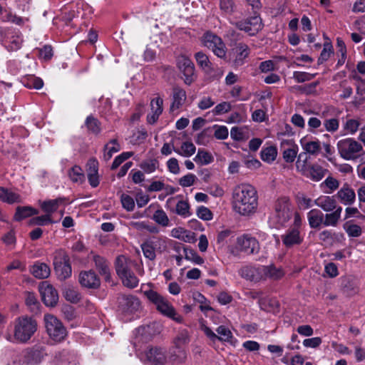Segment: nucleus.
Returning <instances> with one entry per match:
<instances>
[{"instance_id":"nucleus-1","label":"nucleus","mask_w":365,"mask_h":365,"mask_svg":"<svg viewBox=\"0 0 365 365\" xmlns=\"http://www.w3.org/2000/svg\"><path fill=\"white\" fill-rule=\"evenodd\" d=\"M233 210L242 215L254 214L258 206V195L256 189L250 184H240L232 192Z\"/></svg>"},{"instance_id":"nucleus-2","label":"nucleus","mask_w":365,"mask_h":365,"mask_svg":"<svg viewBox=\"0 0 365 365\" xmlns=\"http://www.w3.org/2000/svg\"><path fill=\"white\" fill-rule=\"evenodd\" d=\"M292 211L289 199L280 197L274 204V210L269 217V222L276 229L284 227L291 219Z\"/></svg>"},{"instance_id":"nucleus-3","label":"nucleus","mask_w":365,"mask_h":365,"mask_svg":"<svg viewBox=\"0 0 365 365\" xmlns=\"http://www.w3.org/2000/svg\"><path fill=\"white\" fill-rule=\"evenodd\" d=\"M37 330V322L32 317L22 316L16 318L14 322V336H9L8 340L14 339L19 342H27Z\"/></svg>"},{"instance_id":"nucleus-4","label":"nucleus","mask_w":365,"mask_h":365,"mask_svg":"<svg viewBox=\"0 0 365 365\" xmlns=\"http://www.w3.org/2000/svg\"><path fill=\"white\" fill-rule=\"evenodd\" d=\"M190 336L187 329L180 330L173 339V347L170 351L169 361L175 364H181L187 359V346Z\"/></svg>"},{"instance_id":"nucleus-5","label":"nucleus","mask_w":365,"mask_h":365,"mask_svg":"<svg viewBox=\"0 0 365 365\" xmlns=\"http://www.w3.org/2000/svg\"><path fill=\"white\" fill-rule=\"evenodd\" d=\"M144 294L160 313L175 322H181L182 317L177 314L173 306L165 297L153 289L145 291Z\"/></svg>"},{"instance_id":"nucleus-6","label":"nucleus","mask_w":365,"mask_h":365,"mask_svg":"<svg viewBox=\"0 0 365 365\" xmlns=\"http://www.w3.org/2000/svg\"><path fill=\"white\" fill-rule=\"evenodd\" d=\"M336 148L340 157L345 160L354 161L364 154L362 145L352 138L339 140L336 143Z\"/></svg>"},{"instance_id":"nucleus-7","label":"nucleus","mask_w":365,"mask_h":365,"mask_svg":"<svg viewBox=\"0 0 365 365\" xmlns=\"http://www.w3.org/2000/svg\"><path fill=\"white\" fill-rule=\"evenodd\" d=\"M46 331L53 341L61 342L67 336V331L62 322L55 316L47 314L43 317Z\"/></svg>"},{"instance_id":"nucleus-8","label":"nucleus","mask_w":365,"mask_h":365,"mask_svg":"<svg viewBox=\"0 0 365 365\" xmlns=\"http://www.w3.org/2000/svg\"><path fill=\"white\" fill-rule=\"evenodd\" d=\"M202 43L204 46L210 49L218 58H225L227 48L222 38L218 36L211 32H207L202 37Z\"/></svg>"},{"instance_id":"nucleus-9","label":"nucleus","mask_w":365,"mask_h":365,"mask_svg":"<svg viewBox=\"0 0 365 365\" xmlns=\"http://www.w3.org/2000/svg\"><path fill=\"white\" fill-rule=\"evenodd\" d=\"M53 265L60 279H66L71 276L72 269L69 257L63 250H58L55 252Z\"/></svg>"},{"instance_id":"nucleus-10","label":"nucleus","mask_w":365,"mask_h":365,"mask_svg":"<svg viewBox=\"0 0 365 365\" xmlns=\"http://www.w3.org/2000/svg\"><path fill=\"white\" fill-rule=\"evenodd\" d=\"M237 249L247 255H257L260 246L258 240L250 234H243L237 238Z\"/></svg>"},{"instance_id":"nucleus-11","label":"nucleus","mask_w":365,"mask_h":365,"mask_svg":"<svg viewBox=\"0 0 365 365\" xmlns=\"http://www.w3.org/2000/svg\"><path fill=\"white\" fill-rule=\"evenodd\" d=\"M284 133H279L277 139L280 140V148L282 150V156L285 162L291 163L295 160L299 148L293 139L283 138Z\"/></svg>"},{"instance_id":"nucleus-12","label":"nucleus","mask_w":365,"mask_h":365,"mask_svg":"<svg viewBox=\"0 0 365 365\" xmlns=\"http://www.w3.org/2000/svg\"><path fill=\"white\" fill-rule=\"evenodd\" d=\"M149 365H165L168 359L165 351L160 347H152L145 351L141 359Z\"/></svg>"},{"instance_id":"nucleus-13","label":"nucleus","mask_w":365,"mask_h":365,"mask_svg":"<svg viewBox=\"0 0 365 365\" xmlns=\"http://www.w3.org/2000/svg\"><path fill=\"white\" fill-rule=\"evenodd\" d=\"M41 299L47 307H54L58 301V294L56 289L47 281L41 282L38 287Z\"/></svg>"},{"instance_id":"nucleus-14","label":"nucleus","mask_w":365,"mask_h":365,"mask_svg":"<svg viewBox=\"0 0 365 365\" xmlns=\"http://www.w3.org/2000/svg\"><path fill=\"white\" fill-rule=\"evenodd\" d=\"M177 66L183 73L185 83L190 85L195 81V66L192 61L182 55L177 58Z\"/></svg>"},{"instance_id":"nucleus-15","label":"nucleus","mask_w":365,"mask_h":365,"mask_svg":"<svg viewBox=\"0 0 365 365\" xmlns=\"http://www.w3.org/2000/svg\"><path fill=\"white\" fill-rule=\"evenodd\" d=\"M235 25L240 30L245 31L250 36L255 35L262 29L261 19L257 16L238 21Z\"/></svg>"},{"instance_id":"nucleus-16","label":"nucleus","mask_w":365,"mask_h":365,"mask_svg":"<svg viewBox=\"0 0 365 365\" xmlns=\"http://www.w3.org/2000/svg\"><path fill=\"white\" fill-rule=\"evenodd\" d=\"M46 354L43 346H36L24 351V362L27 365H37Z\"/></svg>"},{"instance_id":"nucleus-17","label":"nucleus","mask_w":365,"mask_h":365,"mask_svg":"<svg viewBox=\"0 0 365 365\" xmlns=\"http://www.w3.org/2000/svg\"><path fill=\"white\" fill-rule=\"evenodd\" d=\"M78 282L82 287L88 289H97L101 284L99 277L93 270L81 272Z\"/></svg>"},{"instance_id":"nucleus-18","label":"nucleus","mask_w":365,"mask_h":365,"mask_svg":"<svg viewBox=\"0 0 365 365\" xmlns=\"http://www.w3.org/2000/svg\"><path fill=\"white\" fill-rule=\"evenodd\" d=\"M281 238L283 245L287 248L300 245L303 241V237L299 230L297 229V227L289 228L285 233L281 236Z\"/></svg>"},{"instance_id":"nucleus-19","label":"nucleus","mask_w":365,"mask_h":365,"mask_svg":"<svg viewBox=\"0 0 365 365\" xmlns=\"http://www.w3.org/2000/svg\"><path fill=\"white\" fill-rule=\"evenodd\" d=\"M262 265L255 267L246 265L239 270V274L244 279L252 282H259L262 279Z\"/></svg>"},{"instance_id":"nucleus-20","label":"nucleus","mask_w":365,"mask_h":365,"mask_svg":"<svg viewBox=\"0 0 365 365\" xmlns=\"http://www.w3.org/2000/svg\"><path fill=\"white\" fill-rule=\"evenodd\" d=\"M335 196L344 205L350 206L356 201L355 192L347 183L344 184Z\"/></svg>"},{"instance_id":"nucleus-21","label":"nucleus","mask_w":365,"mask_h":365,"mask_svg":"<svg viewBox=\"0 0 365 365\" xmlns=\"http://www.w3.org/2000/svg\"><path fill=\"white\" fill-rule=\"evenodd\" d=\"M250 53V49L247 44L242 42L237 43L232 49L235 65H243L245 59L249 56Z\"/></svg>"},{"instance_id":"nucleus-22","label":"nucleus","mask_w":365,"mask_h":365,"mask_svg":"<svg viewBox=\"0 0 365 365\" xmlns=\"http://www.w3.org/2000/svg\"><path fill=\"white\" fill-rule=\"evenodd\" d=\"M171 98L172 102L170 110L171 112H174L182 108L185 104L187 99V94L183 88L179 86H175L173 88Z\"/></svg>"},{"instance_id":"nucleus-23","label":"nucleus","mask_w":365,"mask_h":365,"mask_svg":"<svg viewBox=\"0 0 365 365\" xmlns=\"http://www.w3.org/2000/svg\"><path fill=\"white\" fill-rule=\"evenodd\" d=\"M68 200L64 197H59L56 199L45 200L41 203V207L47 215H51L56 212L61 207L68 204Z\"/></svg>"},{"instance_id":"nucleus-24","label":"nucleus","mask_w":365,"mask_h":365,"mask_svg":"<svg viewBox=\"0 0 365 365\" xmlns=\"http://www.w3.org/2000/svg\"><path fill=\"white\" fill-rule=\"evenodd\" d=\"M133 262L124 255L117 257L115 262V271L118 276L121 278L132 271Z\"/></svg>"},{"instance_id":"nucleus-25","label":"nucleus","mask_w":365,"mask_h":365,"mask_svg":"<svg viewBox=\"0 0 365 365\" xmlns=\"http://www.w3.org/2000/svg\"><path fill=\"white\" fill-rule=\"evenodd\" d=\"M300 143L306 153L314 156L320 153L322 146L321 142L318 139L309 140L307 138H303L300 140Z\"/></svg>"},{"instance_id":"nucleus-26","label":"nucleus","mask_w":365,"mask_h":365,"mask_svg":"<svg viewBox=\"0 0 365 365\" xmlns=\"http://www.w3.org/2000/svg\"><path fill=\"white\" fill-rule=\"evenodd\" d=\"M326 169L318 164H312L306 167L304 175L313 181L319 182L325 175Z\"/></svg>"},{"instance_id":"nucleus-27","label":"nucleus","mask_w":365,"mask_h":365,"mask_svg":"<svg viewBox=\"0 0 365 365\" xmlns=\"http://www.w3.org/2000/svg\"><path fill=\"white\" fill-rule=\"evenodd\" d=\"M262 269L263 280L267 278L272 280H279L284 275V272L281 267H277L273 264L268 266L262 265Z\"/></svg>"},{"instance_id":"nucleus-28","label":"nucleus","mask_w":365,"mask_h":365,"mask_svg":"<svg viewBox=\"0 0 365 365\" xmlns=\"http://www.w3.org/2000/svg\"><path fill=\"white\" fill-rule=\"evenodd\" d=\"M22 41L23 40L20 32L14 30L7 34L5 43L9 50L16 51L20 48Z\"/></svg>"},{"instance_id":"nucleus-29","label":"nucleus","mask_w":365,"mask_h":365,"mask_svg":"<svg viewBox=\"0 0 365 365\" xmlns=\"http://www.w3.org/2000/svg\"><path fill=\"white\" fill-rule=\"evenodd\" d=\"M314 204L325 212L335 210L339 206L334 196H322L314 200Z\"/></svg>"},{"instance_id":"nucleus-30","label":"nucleus","mask_w":365,"mask_h":365,"mask_svg":"<svg viewBox=\"0 0 365 365\" xmlns=\"http://www.w3.org/2000/svg\"><path fill=\"white\" fill-rule=\"evenodd\" d=\"M122 306L125 312L133 313L140 308L139 299L133 295H125L122 297Z\"/></svg>"},{"instance_id":"nucleus-31","label":"nucleus","mask_w":365,"mask_h":365,"mask_svg":"<svg viewBox=\"0 0 365 365\" xmlns=\"http://www.w3.org/2000/svg\"><path fill=\"white\" fill-rule=\"evenodd\" d=\"M31 274L38 279H46L50 275L49 267L43 262H36L30 269Z\"/></svg>"},{"instance_id":"nucleus-32","label":"nucleus","mask_w":365,"mask_h":365,"mask_svg":"<svg viewBox=\"0 0 365 365\" xmlns=\"http://www.w3.org/2000/svg\"><path fill=\"white\" fill-rule=\"evenodd\" d=\"M309 225L312 228H318L324 225V214L318 209H312L307 213Z\"/></svg>"},{"instance_id":"nucleus-33","label":"nucleus","mask_w":365,"mask_h":365,"mask_svg":"<svg viewBox=\"0 0 365 365\" xmlns=\"http://www.w3.org/2000/svg\"><path fill=\"white\" fill-rule=\"evenodd\" d=\"M250 135V130L247 127H233L230 130L231 138L236 141L247 140Z\"/></svg>"},{"instance_id":"nucleus-34","label":"nucleus","mask_w":365,"mask_h":365,"mask_svg":"<svg viewBox=\"0 0 365 365\" xmlns=\"http://www.w3.org/2000/svg\"><path fill=\"white\" fill-rule=\"evenodd\" d=\"M258 304L261 309L267 312H274L279 307L278 302L275 299L269 297L260 298Z\"/></svg>"},{"instance_id":"nucleus-35","label":"nucleus","mask_w":365,"mask_h":365,"mask_svg":"<svg viewBox=\"0 0 365 365\" xmlns=\"http://www.w3.org/2000/svg\"><path fill=\"white\" fill-rule=\"evenodd\" d=\"M341 212L342 207L339 206L331 213L326 214L324 215V225L335 227L341 217Z\"/></svg>"},{"instance_id":"nucleus-36","label":"nucleus","mask_w":365,"mask_h":365,"mask_svg":"<svg viewBox=\"0 0 365 365\" xmlns=\"http://www.w3.org/2000/svg\"><path fill=\"white\" fill-rule=\"evenodd\" d=\"M38 211L32 207H18L14 215V219L16 221H21L24 218L37 215Z\"/></svg>"},{"instance_id":"nucleus-37","label":"nucleus","mask_w":365,"mask_h":365,"mask_svg":"<svg viewBox=\"0 0 365 365\" xmlns=\"http://www.w3.org/2000/svg\"><path fill=\"white\" fill-rule=\"evenodd\" d=\"M277 155V150L275 146L271 145L263 148L260 152L261 159L267 163H272Z\"/></svg>"},{"instance_id":"nucleus-38","label":"nucleus","mask_w":365,"mask_h":365,"mask_svg":"<svg viewBox=\"0 0 365 365\" xmlns=\"http://www.w3.org/2000/svg\"><path fill=\"white\" fill-rule=\"evenodd\" d=\"M172 211L184 218L189 217L192 215L188 202L183 200H179L175 205V210Z\"/></svg>"},{"instance_id":"nucleus-39","label":"nucleus","mask_w":365,"mask_h":365,"mask_svg":"<svg viewBox=\"0 0 365 365\" xmlns=\"http://www.w3.org/2000/svg\"><path fill=\"white\" fill-rule=\"evenodd\" d=\"M196 150L195 145L189 141L183 142L180 148L175 150V153L185 158L192 156Z\"/></svg>"},{"instance_id":"nucleus-40","label":"nucleus","mask_w":365,"mask_h":365,"mask_svg":"<svg viewBox=\"0 0 365 365\" xmlns=\"http://www.w3.org/2000/svg\"><path fill=\"white\" fill-rule=\"evenodd\" d=\"M220 9L226 16L233 14L237 11L235 0H220Z\"/></svg>"},{"instance_id":"nucleus-41","label":"nucleus","mask_w":365,"mask_h":365,"mask_svg":"<svg viewBox=\"0 0 365 365\" xmlns=\"http://www.w3.org/2000/svg\"><path fill=\"white\" fill-rule=\"evenodd\" d=\"M339 187V181L336 178L329 176L321 184V187L324 188V192L327 194H331Z\"/></svg>"},{"instance_id":"nucleus-42","label":"nucleus","mask_w":365,"mask_h":365,"mask_svg":"<svg viewBox=\"0 0 365 365\" xmlns=\"http://www.w3.org/2000/svg\"><path fill=\"white\" fill-rule=\"evenodd\" d=\"M214 158L212 155L205 151L203 149H199L197 155L193 158V160L197 164L200 165H205L210 164L213 161Z\"/></svg>"},{"instance_id":"nucleus-43","label":"nucleus","mask_w":365,"mask_h":365,"mask_svg":"<svg viewBox=\"0 0 365 365\" xmlns=\"http://www.w3.org/2000/svg\"><path fill=\"white\" fill-rule=\"evenodd\" d=\"M93 259L99 272L101 274L107 276L109 274V267L107 260L100 255H94Z\"/></svg>"},{"instance_id":"nucleus-44","label":"nucleus","mask_w":365,"mask_h":365,"mask_svg":"<svg viewBox=\"0 0 365 365\" xmlns=\"http://www.w3.org/2000/svg\"><path fill=\"white\" fill-rule=\"evenodd\" d=\"M19 195L9 191V190L0 187V200L8 203H14L19 200Z\"/></svg>"},{"instance_id":"nucleus-45","label":"nucleus","mask_w":365,"mask_h":365,"mask_svg":"<svg viewBox=\"0 0 365 365\" xmlns=\"http://www.w3.org/2000/svg\"><path fill=\"white\" fill-rule=\"evenodd\" d=\"M120 150V146L117 140L113 139L105 145L104 157L106 160L111 158L113 155Z\"/></svg>"},{"instance_id":"nucleus-46","label":"nucleus","mask_w":365,"mask_h":365,"mask_svg":"<svg viewBox=\"0 0 365 365\" xmlns=\"http://www.w3.org/2000/svg\"><path fill=\"white\" fill-rule=\"evenodd\" d=\"M70 179L74 182L82 183L85 180L83 170L78 165L73 166L68 172Z\"/></svg>"},{"instance_id":"nucleus-47","label":"nucleus","mask_w":365,"mask_h":365,"mask_svg":"<svg viewBox=\"0 0 365 365\" xmlns=\"http://www.w3.org/2000/svg\"><path fill=\"white\" fill-rule=\"evenodd\" d=\"M159 167V163L156 159H148L140 164V168L144 173L150 174L155 172Z\"/></svg>"},{"instance_id":"nucleus-48","label":"nucleus","mask_w":365,"mask_h":365,"mask_svg":"<svg viewBox=\"0 0 365 365\" xmlns=\"http://www.w3.org/2000/svg\"><path fill=\"white\" fill-rule=\"evenodd\" d=\"M153 220L163 227H168L169 225V218L165 212L162 209H158L155 212Z\"/></svg>"},{"instance_id":"nucleus-49","label":"nucleus","mask_w":365,"mask_h":365,"mask_svg":"<svg viewBox=\"0 0 365 365\" xmlns=\"http://www.w3.org/2000/svg\"><path fill=\"white\" fill-rule=\"evenodd\" d=\"M195 58L197 65L204 70H210L211 68V62L208 56L202 51L197 52Z\"/></svg>"},{"instance_id":"nucleus-50","label":"nucleus","mask_w":365,"mask_h":365,"mask_svg":"<svg viewBox=\"0 0 365 365\" xmlns=\"http://www.w3.org/2000/svg\"><path fill=\"white\" fill-rule=\"evenodd\" d=\"M124 286L133 289L138 285L139 279L133 271L120 278Z\"/></svg>"},{"instance_id":"nucleus-51","label":"nucleus","mask_w":365,"mask_h":365,"mask_svg":"<svg viewBox=\"0 0 365 365\" xmlns=\"http://www.w3.org/2000/svg\"><path fill=\"white\" fill-rule=\"evenodd\" d=\"M85 125L87 129L94 134H98L101 132L100 122L92 115H89L86 118Z\"/></svg>"},{"instance_id":"nucleus-52","label":"nucleus","mask_w":365,"mask_h":365,"mask_svg":"<svg viewBox=\"0 0 365 365\" xmlns=\"http://www.w3.org/2000/svg\"><path fill=\"white\" fill-rule=\"evenodd\" d=\"M218 334L217 339L227 342H231L233 338L232 334L229 328L225 326H220L216 330Z\"/></svg>"},{"instance_id":"nucleus-53","label":"nucleus","mask_w":365,"mask_h":365,"mask_svg":"<svg viewBox=\"0 0 365 365\" xmlns=\"http://www.w3.org/2000/svg\"><path fill=\"white\" fill-rule=\"evenodd\" d=\"M141 249L145 258L154 260L156 257L155 250L152 242H146L141 245Z\"/></svg>"},{"instance_id":"nucleus-54","label":"nucleus","mask_w":365,"mask_h":365,"mask_svg":"<svg viewBox=\"0 0 365 365\" xmlns=\"http://www.w3.org/2000/svg\"><path fill=\"white\" fill-rule=\"evenodd\" d=\"M64 297L68 302L77 303L81 299V294L76 289L68 287L64 291Z\"/></svg>"},{"instance_id":"nucleus-55","label":"nucleus","mask_w":365,"mask_h":365,"mask_svg":"<svg viewBox=\"0 0 365 365\" xmlns=\"http://www.w3.org/2000/svg\"><path fill=\"white\" fill-rule=\"evenodd\" d=\"M316 75L317 73L312 74L303 71H294L293 78L297 83H304L312 80Z\"/></svg>"},{"instance_id":"nucleus-56","label":"nucleus","mask_w":365,"mask_h":365,"mask_svg":"<svg viewBox=\"0 0 365 365\" xmlns=\"http://www.w3.org/2000/svg\"><path fill=\"white\" fill-rule=\"evenodd\" d=\"M344 229L348 235L351 237H358L361 235V228L358 225L346 222L344 225Z\"/></svg>"},{"instance_id":"nucleus-57","label":"nucleus","mask_w":365,"mask_h":365,"mask_svg":"<svg viewBox=\"0 0 365 365\" xmlns=\"http://www.w3.org/2000/svg\"><path fill=\"white\" fill-rule=\"evenodd\" d=\"M197 180V178L195 175L192 173H187L179 179L178 183L181 187H187L193 185Z\"/></svg>"},{"instance_id":"nucleus-58","label":"nucleus","mask_w":365,"mask_h":365,"mask_svg":"<svg viewBox=\"0 0 365 365\" xmlns=\"http://www.w3.org/2000/svg\"><path fill=\"white\" fill-rule=\"evenodd\" d=\"M120 202L123 207L128 212H131L135 208L134 199L129 195L123 193L120 196Z\"/></svg>"},{"instance_id":"nucleus-59","label":"nucleus","mask_w":365,"mask_h":365,"mask_svg":"<svg viewBox=\"0 0 365 365\" xmlns=\"http://www.w3.org/2000/svg\"><path fill=\"white\" fill-rule=\"evenodd\" d=\"M231 104L229 102H222L217 104L212 110L213 115H220L229 112L231 110Z\"/></svg>"},{"instance_id":"nucleus-60","label":"nucleus","mask_w":365,"mask_h":365,"mask_svg":"<svg viewBox=\"0 0 365 365\" xmlns=\"http://www.w3.org/2000/svg\"><path fill=\"white\" fill-rule=\"evenodd\" d=\"M323 148L324 153L323 156L332 165L336 164V158L334 156V149L329 143H324Z\"/></svg>"},{"instance_id":"nucleus-61","label":"nucleus","mask_w":365,"mask_h":365,"mask_svg":"<svg viewBox=\"0 0 365 365\" xmlns=\"http://www.w3.org/2000/svg\"><path fill=\"white\" fill-rule=\"evenodd\" d=\"M133 154V152H123L116 156L111 165V170H115L118 168L125 160L132 157Z\"/></svg>"},{"instance_id":"nucleus-62","label":"nucleus","mask_w":365,"mask_h":365,"mask_svg":"<svg viewBox=\"0 0 365 365\" xmlns=\"http://www.w3.org/2000/svg\"><path fill=\"white\" fill-rule=\"evenodd\" d=\"M297 203L299 208L303 210L309 209L315 205L314 201L303 194L297 196Z\"/></svg>"},{"instance_id":"nucleus-63","label":"nucleus","mask_w":365,"mask_h":365,"mask_svg":"<svg viewBox=\"0 0 365 365\" xmlns=\"http://www.w3.org/2000/svg\"><path fill=\"white\" fill-rule=\"evenodd\" d=\"M359 122L355 119H348L344 125V129L347 133L354 134L359 129Z\"/></svg>"},{"instance_id":"nucleus-64","label":"nucleus","mask_w":365,"mask_h":365,"mask_svg":"<svg viewBox=\"0 0 365 365\" xmlns=\"http://www.w3.org/2000/svg\"><path fill=\"white\" fill-rule=\"evenodd\" d=\"M323 125L327 131L330 133L336 132L339 128V121L337 118H329L326 119Z\"/></svg>"}]
</instances>
